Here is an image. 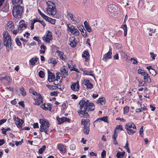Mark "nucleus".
Masks as SVG:
<instances>
[{
  "label": "nucleus",
  "instance_id": "nucleus-1",
  "mask_svg": "<svg viewBox=\"0 0 158 158\" xmlns=\"http://www.w3.org/2000/svg\"><path fill=\"white\" fill-rule=\"evenodd\" d=\"M79 104L80 109L77 110V112L81 118H89V115L86 111H93L95 109V105L86 99L81 100Z\"/></svg>",
  "mask_w": 158,
  "mask_h": 158
},
{
  "label": "nucleus",
  "instance_id": "nucleus-2",
  "mask_svg": "<svg viewBox=\"0 0 158 158\" xmlns=\"http://www.w3.org/2000/svg\"><path fill=\"white\" fill-rule=\"evenodd\" d=\"M3 38L4 45L6 47V51L9 52L12 48L11 37L8 32L4 31L3 33Z\"/></svg>",
  "mask_w": 158,
  "mask_h": 158
},
{
  "label": "nucleus",
  "instance_id": "nucleus-3",
  "mask_svg": "<svg viewBox=\"0 0 158 158\" xmlns=\"http://www.w3.org/2000/svg\"><path fill=\"white\" fill-rule=\"evenodd\" d=\"M24 7L21 6H13L12 14L15 18L20 19L22 16L23 12Z\"/></svg>",
  "mask_w": 158,
  "mask_h": 158
},
{
  "label": "nucleus",
  "instance_id": "nucleus-4",
  "mask_svg": "<svg viewBox=\"0 0 158 158\" xmlns=\"http://www.w3.org/2000/svg\"><path fill=\"white\" fill-rule=\"evenodd\" d=\"M40 130L41 132H44L46 134H48L50 124L48 121L43 119H40Z\"/></svg>",
  "mask_w": 158,
  "mask_h": 158
},
{
  "label": "nucleus",
  "instance_id": "nucleus-5",
  "mask_svg": "<svg viewBox=\"0 0 158 158\" xmlns=\"http://www.w3.org/2000/svg\"><path fill=\"white\" fill-rule=\"evenodd\" d=\"M46 4L47 5V11L49 15H54L56 13V9L54 3L51 1H48Z\"/></svg>",
  "mask_w": 158,
  "mask_h": 158
},
{
  "label": "nucleus",
  "instance_id": "nucleus-6",
  "mask_svg": "<svg viewBox=\"0 0 158 158\" xmlns=\"http://www.w3.org/2000/svg\"><path fill=\"white\" fill-rule=\"evenodd\" d=\"M42 39L45 42L49 43L53 39V36L52 32L48 30L46 33V34L42 37Z\"/></svg>",
  "mask_w": 158,
  "mask_h": 158
},
{
  "label": "nucleus",
  "instance_id": "nucleus-7",
  "mask_svg": "<svg viewBox=\"0 0 158 158\" xmlns=\"http://www.w3.org/2000/svg\"><path fill=\"white\" fill-rule=\"evenodd\" d=\"M154 25L152 24H147L146 25V32H150L149 33V35L151 36L152 35V33H155L156 29L154 28Z\"/></svg>",
  "mask_w": 158,
  "mask_h": 158
},
{
  "label": "nucleus",
  "instance_id": "nucleus-8",
  "mask_svg": "<svg viewBox=\"0 0 158 158\" xmlns=\"http://www.w3.org/2000/svg\"><path fill=\"white\" fill-rule=\"evenodd\" d=\"M110 48L109 52L104 55L102 59V60L106 62H107V60L110 59L112 57V49L110 48Z\"/></svg>",
  "mask_w": 158,
  "mask_h": 158
},
{
  "label": "nucleus",
  "instance_id": "nucleus-9",
  "mask_svg": "<svg viewBox=\"0 0 158 158\" xmlns=\"http://www.w3.org/2000/svg\"><path fill=\"white\" fill-rule=\"evenodd\" d=\"M71 88L74 91H78L80 88L78 81H77L76 83L72 82V85L71 86Z\"/></svg>",
  "mask_w": 158,
  "mask_h": 158
},
{
  "label": "nucleus",
  "instance_id": "nucleus-10",
  "mask_svg": "<svg viewBox=\"0 0 158 158\" xmlns=\"http://www.w3.org/2000/svg\"><path fill=\"white\" fill-rule=\"evenodd\" d=\"M48 81L50 82L54 81L55 78V75L52 72H51L49 70L48 71Z\"/></svg>",
  "mask_w": 158,
  "mask_h": 158
},
{
  "label": "nucleus",
  "instance_id": "nucleus-11",
  "mask_svg": "<svg viewBox=\"0 0 158 158\" xmlns=\"http://www.w3.org/2000/svg\"><path fill=\"white\" fill-rule=\"evenodd\" d=\"M27 24L25 23V22L24 20H21L19 23V25L18 27L21 29V30L23 31V30H24L27 27Z\"/></svg>",
  "mask_w": 158,
  "mask_h": 158
},
{
  "label": "nucleus",
  "instance_id": "nucleus-12",
  "mask_svg": "<svg viewBox=\"0 0 158 158\" xmlns=\"http://www.w3.org/2000/svg\"><path fill=\"white\" fill-rule=\"evenodd\" d=\"M70 45L72 48L75 47L77 44V40L74 37H71L69 39Z\"/></svg>",
  "mask_w": 158,
  "mask_h": 158
},
{
  "label": "nucleus",
  "instance_id": "nucleus-13",
  "mask_svg": "<svg viewBox=\"0 0 158 158\" xmlns=\"http://www.w3.org/2000/svg\"><path fill=\"white\" fill-rule=\"evenodd\" d=\"M56 119L59 123V124H60L62 123L65 122H69L70 119L66 117H62L61 118H59L58 117L56 118Z\"/></svg>",
  "mask_w": 158,
  "mask_h": 158
},
{
  "label": "nucleus",
  "instance_id": "nucleus-14",
  "mask_svg": "<svg viewBox=\"0 0 158 158\" xmlns=\"http://www.w3.org/2000/svg\"><path fill=\"white\" fill-rule=\"evenodd\" d=\"M56 52L58 54L59 56L62 60H65L67 59V56L66 55H64V53L62 52L57 50H56Z\"/></svg>",
  "mask_w": 158,
  "mask_h": 158
},
{
  "label": "nucleus",
  "instance_id": "nucleus-15",
  "mask_svg": "<svg viewBox=\"0 0 158 158\" xmlns=\"http://www.w3.org/2000/svg\"><path fill=\"white\" fill-rule=\"evenodd\" d=\"M82 57L83 58H85V61H88L89 60V52L86 51H84L82 54Z\"/></svg>",
  "mask_w": 158,
  "mask_h": 158
},
{
  "label": "nucleus",
  "instance_id": "nucleus-16",
  "mask_svg": "<svg viewBox=\"0 0 158 158\" xmlns=\"http://www.w3.org/2000/svg\"><path fill=\"white\" fill-rule=\"evenodd\" d=\"M60 71L63 74L64 77L68 76V69L67 67L64 66H63L61 68Z\"/></svg>",
  "mask_w": 158,
  "mask_h": 158
},
{
  "label": "nucleus",
  "instance_id": "nucleus-17",
  "mask_svg": "<svg viewBox=\"0 0 158 158\" xmlns=\"http://www.w3.org/2000/svg\"><path fill=\"white\" fill-rule=\"evenodd\" d=\"M81 123L84 125V127H89L90 125L89 120V119H82Z\"/></svg>",
  "mask_w": 158,
  "mask_h": 158
},
{
  "label": "nucleus",
  "instance_id": "nucleus-18",
  "mask_svg": "<svg viewBox=\"0 0 158 158\" xmlns=\"http://www.w3.org/2000/svg\"><path fill=\"white\" fill-rule=\"evenodd\" d=\"M7 29L9 31H11L14 27V24L12 21H9L7 24Z\"/></svg>",
  "mask_w": 158,
  "mask_h": 158
},
{
  "label": "nucleus",
  "instance_id": "nucleus-19",
  "mask_svg": "<svg viewBox=\"0 0 158 158\" xmlns=\"http://www.w3.org/2000/svg\"><path fill=\"white\" fill-rule=\"evenodd\" d=\"M24 123L23 120L19 118L18 120H16L15 123L16 125L19 128H22V125Z\"/></svg>",
  "mask_w": 158,
  "mask_h": 158
},
{
  "label": "nucleus",
  "instance_id": "nucleus-20",
  "mask_svg": "<svg viewBox=\"0 0 158 158\" xmlns=\"http://www.w3.org/2000/svg\"><path fill=\"white\" fill-rule=\"evenodd\" d=\"M136 126L132 122H130L127 124L125 126V128L126 129H128L132 128V129H135Z\"/></svg>",
  "mask_w": 158,
  "mask_h": 158
},
{
  "label": "nucleus",
  "instance_id": "nucleus-21",
  "mask_svg": "<svg viewBox=\"0 0 158 158\" xmlns=\"http://www.w3.org/2000/svg\"><path fill=\"white\" fill-rule=\"evenodd\" d=\"M83 83L88 88L91 89L93 88V85L90 83L89 80H84Z\"/></svg>",
  "mask_w": 158,
  "mask_h": 158
},
{
  "label": "nucleus",
  "instance_id": "nucleus-22",
  "mask_svg": "<svg viewBox=\"0 0 158 158\" xmlns=\"http://www.w3.org/2000/svg\"><path fill=\"white\" fill-rule=\"evenodd\" d=\"M12 2L14 5V6H20L23 2V0H12Z\"/></svg>",
  "mask_w": 158,
  "mask_h": 158
},
{
  "label": "nucleus",
  "instance_id": "nucleus-23",
  "mask_svg": "<svg viewBox=\"0 0 158 158\" xmlns=\"http://www.w3.org/2000/svg\"><path fill=\"white\" fill-rule=\"evenodd\" d=\"M84 24L85 28L88 32H91L92 31V30L91 27L89 26L88 23L86 21L84 22Z\"/></svg>",
  "mask_w": 158,
  "mask_h": 158
},
{
  "label": "nucleus",
  "instance_id": "nucleus-24",
  "mask_svg": "<svg viewBox=\"0 0 158 158\" xmlns=\"http://www.w3.org/2000/svg\"><path fill=\"white\" fill-rule=\"evenodd\" d=\"M103 121L104 122H107L108 121V117L107 116H105L102 118H98L96 121L94 122V124L97 121Z\"/></svg>",
  "mask_w": 158,
  "mask_h": 158
},
{
  "label": "nucleus",
  "instance_id": "nucleus-25",
  "mask_svg": "<svg viewBox=\"0 0 158 158\" xmlns=\"http://www.w3.org/2000/svg\"><path fill=\"white\" fill-rule=\"evenodd\" d=\"M143 76V79L145 82H147L148 83H150L151 82V81L150 77L147 73H146Z\"/></svg>",
  "mask_w": 158,
  "mask_h": 158
},
{
  "label": "nucleus",
  "instance_id": "nucleus-26",
  "mask_svg": "<svg viewBox=\"0 0 158 158\" xmlns=\"http://www.w3.org/2000/svg\"><path fill=\"white\" fill-rule=\"evenodd\" d=\"M127 132L130 135H132L136 131V128L132 129V128L126 129Z\"/></svg>",
  "mask_w": 158,
  "mask_h": 158
},
{
  "label": "nucleus",
  "instance_id": "nucleus-27",
  "mask_svg": "<svg viewBox=\"0 0 158 158\" xmlns=\"http://www.w3.org/2000/svg\"><path fill=\"white\" fill-rule=\"evenodd\" d=\"M58 149L62 153H64L65 151V147L63 145L59 144L58 145Z\"/></svg>",
  "mask_w": 158,
  "mask_h": 158
},
{
  "label": "nucleus",
  "instance_id": "nucleus-28",
  "mask_svg": "<svg viewBox=\"0 0 158 158\" xmlns=\"http://www.w3.org/2000/svg\"><path fill=\"white\" fill-rule=\"evenodd\" d=\"M39 59L36 56L31 59L30 60V62L31 63L32 65H34L36 62H37Z\"/></svg>",
  "mask_w": 158,
  "mask_h": 158
},
{
  "label": "nucleus",
  "instance_id": "nucleus-29",
  "mask_svg": "<svg viewBox=\"0 0 158 158\" xmlns=\"http://www.w3.org/2000/svg\"><path fill=\"white\" fill-rule=\"evenodd\" d=\"M67 27L68 30L71 33H72L73 31V30H74L76 28L74 26L71 25L70 24H67Z\"/></svg>",
  "mask_w": 158,
  "mask_h": 158
},
{
  "label": "nucleus",
  "instance_id": "nucleus-30",
  "mask_svg": "<svg viewBox=\"0 0 158 158\" xmlns=\"http://www.w3.org/2000/svg\"><path fill=\"white\" fill-rule=\"evenodd\" d=\"M108 10L111 13H113L116 9L113 5H110L108 7Z\"/></svg>",
  "mask_w": 158,
  "mask_h": 158
},
{
  "label": "nucleus",
  "instance_id": "nucleus-31",
  "mask_svg": "<svg viewBox=\"0 0 158 158\" xmlns=\"http://www.w3.org/2000/svg\"><path fill=\"white\" fill-rule=\"evenodd\" d=\"M121 28H123L124 31V35L126 36L127 35V27L126 24L122 25H121Z\"/></svg>",
  "mask_w": 158,
  "mask_h": 158
},
{
  "label": "nucleus",
  "instance_id": "nucleus-32",
  "mask_svg": "<svg viewBox=\"0 0 158 158\" xmlns=\"http://www.w3.org/2000/svg\"><path fill=\"white\" fill-rule=\"evenodd\" d=\"M125 154L124 152H118L116 156L118 158H122Z\"/></svg>",
  "mask_w": 158,
  "mask_h": 158
},
{
  "label": "nucleus",
  "instance_id": "nucleus-33",
  "mask_svg": "<svg viewBox=\"0 0 158 158\" xmlns=\"http://www.w3.org/2000/svg\"><path fill=\"white\" fill-rule=\"evenodd\" d=\"M2 10L4 12H7L9 10V6L7 5H5L2 9Z\"/></svg>",
  "mask_w": 158,
  "mask_h": 158
},
{
  "label": "nucleus",
  "instance_id": "nucleus-34",
  "mask_svg": "<svg viewBox=\"0 0 158 158\" xmlns=\"http://www.w3.org/2000/svg\"><path fill=\"white\" fill-rule=\"evenodd\" d=\"M97 103H100L102 105H103L105 103V102L104 100V98H99L97 101Z\"/></svg>",
  "mask_w": 158,
  "mask_h": 158
},
{
  "label": "nucleus",
  "instance_id": "nucleus-35",
  "mask_svg": "<svg viewBox=\"0 0 158 158\" xmlns=\"http://www.w3.org/2000/svg\"><path fill=\"white\" fill-rule=\"evenodd\" d=\"M22 31V30L19 27L17 29L13 31V33L15 35L17 34L18 33H20Z\"/></svg>",
  "mask_w": 158,
  "mask_h": 158
},
{
  "label": "nucleus",
  "instance_id": "nucleus-36",
  "mask_svg": "<svg viewBox=\"0 0 158 158\" xmlns=\"http://www.w3.org/2000/svg\"><path fill=\"white\" fill-rule=\"evenodd\" d=\"M52 105L51 104L47 103L46 105H45V108L44 109V110L51 111L52 109Z\"/></svg>",
  "mask_w": 158,
  "mask_h": 158
},
{
  "label": "nucleus",
  "instance_id": "nucleus-37",
  "mask_svg": "<svg viewBox=\"0 0 158 158\" xmlns=\"http://www.w3.org/2000/svg\"><path fill=\"white\" fill-rule=\"evenodd\" d=\"M84 73L85 75H90L93 77L94 78V75L93 74V71H84Z\"/></svg>",
  "mask_w": 158,
  "mask_h": 158
},
{
  "label": "nucleus",
  "instance_id": "nucleus-38",
  "mask_svg": "<svg viewBox=\"0 0 158 158\" xmlns=\"http://www.w3.org/2000/svg\"><path fill=\"white\" fill-rule=\"evenodd\" d=\"M48 62L49 63H51L54 65H55L57 63V62L56 60L53 58L49 59L48 60Z\"/></svg>",
  "mask_w": 158,
  "mask_h": 158
},
{
  "label": "nucleus",
  "instance_id": "nucleus-39",
  "mask_svg": "<svg viewBox=\"0 0 158 158\" xmlns=\"http://www.w3.org/2000/svg\"><path fill=\"white\" fill-rule=\"evenodd\" d=\"M31 21V30H33L34 28V24L35 23L37 22V21H39L38 20H36V19H35L34 20Z\"/></svg>",
  "mask_w": 158,
  "mask_h": 158
},
{
  "label": "nucleus",
  "instance_id": "nucleus-40",
  "mask_svg": "<svg viewBox=\"0 0 158 158\" xmlns=\"http://www.w3.org/2000/svg\"><path fill=\"white\" fill-rule=\"evenodd\" d=\"M46 146L45 145H44L42 146V147L38 151V152L40 154H42L43 152L44 151L46 148Z\"/></svg>",
  "mask_w": 158,
  "mask_h": 158
},
{
  "label": "nucleus",
  "instance_id": "nucleus-41",
  "mask_svg": "<svg viewBox=\"0 0 158 158\" xmlns=\"http://www.w3.org/2000/svg\"><path fill=\"white\" fill-rule=\"evenodd\" d=\"M19 90L21 92V94L23 96H25L26 95V93L24 90V88L22 87L21 88H19Z\"/></svg>",
  "mask_w": 158,
  "mask_h": 158
},
{
  "label": "nucleus",
  "instance_id": "nucleus-42",
  "mask_svg": "<svg viewBox=\"0 0 158 158\" xmlns=\"http://www.w3.org/2000/svg\"><path fill=\"white\" fill-rule=\"evenodd\" d=\"M71 33L77 36L79 35L80 32L76 28H75V30H73V31L72 33Z\"/></svg>",
  "mask_w": 158,
  "mask_h": 158
},
{
  "label": "nucleus",
  "instance_id": "nucleus-43",
  "mask_svg": "<svg viewBox=\"0 0 158 158\" xmlns=\"http://www.w3.org/2000/svg\"><path fill=\"white\" fill-rule=\"evenodd\" d=\"M38 74L39 77L41 78H44L45 76L44 72L42 70L40 71L38 73Z\"/></svg>",
  "mask_w": 158,
  "mask_h": 158
},
{
  "label": "nucleus",
  "instance_id": "nucleus-44",
  "mask_svg": "<svg viewBox=\"0 0 158 158\" xmlns=\"http://www.w3.org/2000/svg\"><path fill=\"white\" fill-rule=\"evenodd\" d=\"M36 100L37 101H40V102H43V98L42 97L40 94L37 95V96H36Z\"/></svg>",
  "mask_w": 158,
  "mask_h": 158
},
{
  "label": "nucleus",
  "instance_id": "nucleus-45",
  "mask_svg": "<svg viewBox=\"0 0 158 158\" xmlns=\"http://www.w3.org/2000/svg\"><path fill=\"white\" fill-rule=\"evenodd\" d=\"M83 131L85 134H88L89 131V127H84Z\"/></svg>",
  "mask_w": 158,
  "mask_h": 158
},
{
  "label": "nucleus",
  "instance_id": "nucleus-46",
  "mask_svg": "<svg viewBox=\"0 0 158 158\" xmlns=\"http://www.w3.org/2000/svg\"><path fill=\"white\" fill-rule=\"evenodd\" d=\"M81 33L82 34V35L84 37H85L87 36V34H86V30L84 29H82V30L81 31L80 30Z\"/></svg>",
  "mask_w": 158,
  "mask_h": 158
},
{
  "label": "nucleus",
  "instance_id": "nucleus-47",
  "mask_svg": "<svg viewBox=\"0 0 158 158\" xmlns=\"http://www.w3.org/2000/svg\"><path fill=\"white\" fill-rule=\"evenodd\" d=\"M46 86L48 88L50 89H56L57 88V86L53 85H47Z\"/></svg>",
  "mask_w": 158,
  "mask_h": 158
},
{
  "label": "nucleus",
  "instance_id": "nucleus-48",
  "mask_svg": "<svg viewBox=\"0 0 158 158\" xmlns=\"http://www.w3.org/2000/svg\"><path fill=\"white\" fill-rule=\"evenodd\" d=\"M128 141H127L125 146L124 147V148L126 149L128 153H129L130 152V149L128 148Z\"/></svg>",
  "mask_w": 158,
  "mask_h": 158
},
{
  "label": "nucleus",
  "instance_id": "nucleus-49",
  "mask_svg": "<svg viewBox=\"0 0 158 158\" xmlns=\"http://www.w3.org/2000/svg\"><path fill=\"white\" fill-rule=\"evenodd\" d=\"M129 107L128 106H126L123 108L124 113H127L129 111Z\"/></svg>",
  "mask_w": 158,
  "mask_h": 158
},
{
  "label": "nucleus",
  "instance_id": "nucleus-50",
  "mask_svg": "<svg viewBox=\"0 0 158 158\" xmlns=\"http://www.w3.org/2000/svg\"><path fill=\"white\" fill-rule=\"evenodd\" d=\"M118 135L116 133V130L114 131V134L113 135L112 138L113 139H116Z\"/></svg>",
  "mask_w": 158,
  "mask_h": 158
},
{
  "label": "nucleus",
  "instance_id": "nucleus-51",
  "mask_svg": "<svg viewBox=\"0 0 158 158\" xmlns=\"http://www.w3.org/2000/svg\"><path fill=\"white\" fill-rule=\"evenodd\" d=\"M118 129L120 131L123 130V128L122 127V126L121 125H117L115 128V129Z\"/></svg>",
  "mask_w": 158,
  "mask_h": 158
},
{
  "label": "nucleus",
  "instance_id": "nucleus-52",
  "mask_svg": "<svg viewBox=\"0 0 158 158\" xmlns=\"http://www.w3.org/2000/svg\"><path fill=\"white\" fill-rule=\"evenodd\" d=\"M36 20H38L39 21H37V22H40L43 26L44 27V28L46 25L45 22L43 20L40 21L39 19H36Z\"/></svg>",
  "mask_w": 158,
  "mask_h": 158
},
{
  "label": "nucleus",
  "instance_id": "nucleus-53",
  "mask_svg": "<svg viewBox=\"0 0 158 158\" xmlns=\"http://www.w3.org/2000/svg\"><path fill=\"white\" fill-rule=\"evenodd\" d=\"M15 41H16V42L17 45L18 46H19L21 45V42H20L19 39L18 38H17L16 39Z\"/></svg>",
  "mask_w": 158,
  "mask_h": 158
},
{
  "label": "nucleus",
  "instance_id": "nucleus-54",
  "mask_svg": "<svg viewBox=\"0 0 158 158\" xmlns=\"http://www.w3.org/2000/svg\"><path fill=\"white\" fill-rule=\"evenodd\" d=\"M15 145L17 146L19 145H21L23 142V139H22L21 141H19V142L15 141Z\"/></svg>",
  "mask_w": 158,
  "mask_h": 158
},
{
  "label": "nucleus",
  "instance_id": "nucleus-55",
  "mask_svg": "<svg viewBox=\"0 0 158 158\" xmlns=\"http://www.w3.org/2000/svg\"><path fill=\"white\" fill-rule=\"evenodd\" d=\"M70 148L71 150H74L76 149V146L74 144H72L70 145Z\"/></svg>",
  "mask_w": 158,
  "mask_h": 158
},
{
  "label": "nucleus",
  "instance_id": "nucleus-56",
  "mask_svg": "<svg viewBox=\"0 0 158 158\" xmlns=\"http://www.w3.org/2000/svg\"><path fill=\"white\" fill-rule=\"evenodd\" d=\"M150 54L151 55L152 59L154 60L155 59V57L156 56V55L154 54V53L152 52H150Z\"/></svg>",
  "mask_w": 158,
  "mask_h": 158
},
{
  "label": "nucleus",
  "instance_id": "nucleus-57",
  "mask_svg": "<svg viewBox=\"0 0 158 158\" xmlns=\"http://www.w3.org/2000/svg\"><path fill=\"white\" fill-rule=\"evenodd\" d=\"M70 18H71V20L74 22V23H78L76 20H75V19H76V18L75 17H73V15Z\"/></svg>",
  "mask_w": 158,
  "mask_h": 158
},
{
  "label": "nucleus",
  "instance_id": "nucleus-58",
  "mask_svg": "<svg viewBox=\"0 0 158 158\" xmlns=\"http://www.w3.org/2000/svg\"><path fill=\"white\" fill-rule=\"evenodd\" d=\"M3 79L6 80L8 82H10V77L8 76H6L5 77H3Z\"/></svg>",
  "mask_w": 158,
  "mask_h": 158
},
{
  "label": "nucleus",
  "instance_id": "nucleus-59",
  "mask_svg": "<svg viewBox=\"0 0 158 158\" xmlns=\"http://www.w3.org/2000/svg\"><path fill=\"white\" fill-rule=\"evenodd\" d=\"M42 102H40V101L37 100L35 101V102L34 103V104L35 105L39 106L41 103H42Z\"/></svg>",
  "mask_w": 158,
  "mask_h": 158
},
{
  "label": "nucleus",
  "instance_id": "nucleus-60",
  "mask_svg": "<svg viewBox=\"0 0 158 158\" xmlns=\"http://www.w3.org/2000/svg\"><path fill=\"white\" fill-rule=\"evenodd\" d=\"M106 156V152L105 150H103L102 154L101 156L102 157H105Z\"/></svg>",
  "mask_w": 158,
  "mask_h": 158
},
{
  "label": "nucleus",
  "instance_id": "nucleus-61",
  "mask_svg": "<svg viewBox=\"0 0 158 158\" xmlns=\"http://www.w3.org/2000/svg\"><path fill=\"white\" fill-rule=\"evenodd\" d=\"M143 132V127L142 126L141 128H140V130H139V134L141 136H142V133Z\"/></svg>",
  "mask_w": 158,
  "mask_h": 158
},
{
  "label": "nucleus",
  "instance_id": "nucleus-62",
  "mask_svg": "<svg viewBox=\"0 0 158 158\" xmlns=\"http://www.w3.org/2000/svg\"><path fill=\"white\" fill-rule=\"evenodd\" d=\"M132 60H133V63L134 64H136L137 63V61L134 58H131V60L132 61Z\"/></svg>",
  "mask_w": 158,
  "mask_h": 158
},
{
  "label": "nucleus",
  "instance_id": "nucleus-63",
  "mask_svg": "<svg viewBox=\"0 0 158 158\" xmlns=\"http://www.w3.org/2000/svg\"><path fill=\"white\" fill-rule=\"evenodd\" d=\"M19 104L20 105L22 106L23 107H25V105L24 103V102L23 101L19 102Z\"/></svg>",
  "mask_w": 158,
  "mask_h": 158
},
{
  "label": "nucleus",
  "instance_id": "nucleus-64",
  "mask_svg": "<svg viewBox=\"0 0 158 158\" xmlns=\"http://www.w3.org/2000/svg\"><path fill=\"white\" fill-rule=\"evenodd\" d=\"M33 127L34 128H38L39 127L38 123H34L33 124Z\"/></svg>",
  "mask_w": 158,
  "mask_h": 158
}]
</instances>
